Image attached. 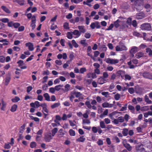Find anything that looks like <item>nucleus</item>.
Wrapping results in <instances>:
<instances>
[{"instance_id": "nucleus-1", "label": "nucleus", "mask_w": 152, "mask_h": 152, "mask_svg": "<svg viewBox=\"0 0 152 152\" xmlns=\"http://www.w3.org/2000/svg\"><path fill=\"white\" fill-rule=\"evenodd\" d=\"M131 1L136 5V7L137 10H141L142 9V5L140 3L141 1L140 0H131Z\"/></svg>"}, {"instance_id": "nucleus-2", "label": "nucleus", "mask_w": 152, "mask_h": 152, "mask_svg": "<svg viewBox=\"0 0 152 152\" xmlns=\"http://www.w3.org/2000/svg\"><path fill=\"white\" fill-rule=\"evenodd\" d=\"M115 49L117 51H121L123 50H126L127 49L123 43L121 42L119 43V45L116 46Z\"/></svg>"}, {"instance_id": "nucleus-3", "label": "nucleus", "mask_w": 152, "mask_h": 152, "mask_svg": "<svg viewBox=\"0 0 152 152\" xmlns=\"http://www.w3.org/2000/svg\"><path fill=\"white\" fill-rule=\"evenodd\" d=\"M106 62L107 64H115L119 63V60L117 59H112L109 58L106 59Z\"/></svg>"}, {"instance_id": "nucleus-4", "label": "nucleus", "mask_w": 152, "mask_h": 152, "mask_svg": "<svg viewBox=\"0 0 152 152\" xmlns=\"http://www.w3.org/2000/svg\"><path fill=\"white\" fill-rule=\"evenodd\" d=\"M140 28L142 30H149L150 29L151 26L148 23H145L141 25Z\"/></svg>"}, {"instance_id": "nucleus-5", "label": "nucleus", "mask_w": 152, "mask_h": 152, "mask_svg": "<svg viewBox=\"0 0 152 152\" xmlns=\"http://www.w3.org/2000/svg\"><path fill=\"white\" fill-rule=\"evenodd\" d=\"M121 113L120 112H117L116 111H114L110 114L109 115V117L112 120L114 118H117L118 115V113Z\"/></svg>"}, {"instance_id": "nucleus-6", "label": "nucleus", "mask_w": 152, "mask_h": 152, "mask_svg": "<svg viewBox=\"0 0 152 152\" xmlns=\"http://www.w3.org/2000/svg\"><path fill=\"white\" fill-rule=\"evenodd\" d=\"M142 76L144 78L152 80V74L148 72H145L143 73Z\"/></svg>"}, {"instance_id": "nucleus-7", "label": "nucleus", "mask_w": 152, "mask_h": 152, "mask_svg": "<svg viewBox=\"0 0 152 152\" xmlns=\"http://www.w3.org/2000/svg\"><path fill=\"white\" fill-rule=\"evenodd\" d=\"M136 149L138 152H144L145 149L142 145H137L136 146Z\"/></svg>"}, {"instance_id": "nucleus-8", "label": "nucleus", "mask_w": 152, "mask_h": 152, "mask_svg": "<svg viewBox=\"0 0 152 152\" xmlns=\"http://www.w3.org/2000/svg\"><path fill=\"white\" fill-rule=\"evenodd\" d=\"M53 137L50 134H46L45 135L44 139L46 142H49L52 139Z\"/></svg>"}, {"instance_id": "nucleus-9", "label": "nucleus", "mask_w": 152, "mask_h": 152, "mask_svg": "<svg viewBox=\"0 0 152 152\" xmlns=\"http://www.w3.org/2000/svg\"><path fill=\"white\" fill-rule=\"evenodd\" d=\"M102 106L104 108L107 107L110 108L113 106V104L109 103L107 102H105L102 104Z\"/></svg>"}, {"instance_id": "nucleus-10", "label": "nucleus", "mask_w": 152, "mask_h": 152, "mask_svg": "<svg viewBox=\"0 0 152 152\" xmlns=\"http://www.w3.org/2000/svg\"><path fill=\"white\" fill-rule=\"evenodd\" d=\"M25 45L26 47H28V48L30 51H33L34 50L33 45L32 43L30 42H28L26 43Z\"/></svg>"}, {"instance_id": "nucleus-11", "label": "nucleus", "mask_w": 152, "mask_h": 152, "mask_svg": "<svg viewBox=\"0 0 152 152\" xmlns=\"http://www.w3.org/2000/svg\"><path fill=\"white\" fill-rule=\"evenodd\" d=\"M107 80L103 77H100L98 80V83L100 84H102L106 83Z\"/></svg>"}, {"instance_id": "nucleus-12", "label": "nucleus", "mask_w": 152, "mask_h": 152, "mask_svg": "<svg viewBox=\"0 0 152 152\" xmlns=\"http://www.w3.org/2000/svg\"><path fill=\"white\" fill-rule=\"evenodd\" d=\"M125 141L124 140V141H123V144H124V146L127 149V150L129 151H131L132 149V147L129 144H128L126 143L125 142Z\"/></svg>"}, {"instance_id": "nucleus-13", "label": "nucleus", "mask_w": 152, "mask_h": 152, "mask_svg": "<svg viewBox=\"0 0 152 152\" xmlns=\"http://www.w3.org/2000/svg\"><path fill=\"white\" fill-rule=\"evenodd\" d=\"M25 124H23L20 127L19 132V134L20 137L22 136V134L24 132V130L25 129Z\"/></svg>"}, {"instance_id": "nucleus-14", "label": "nucleus", "mask_w": 152, "mask_h": 152, "mask_svg": "<svg viewBox=\"0 0 152 152\" xmlns=\"http://www.w3.org/2000/svg\"><path fill=\"white\" fill-rule=\"evenodd\" d=\"M1 8L7 14H10L11 13V11L6 6H2Z\"/></svg>"}, {"instance_id": "nucleus-15", "label": "nucleus", "mask_w": 152, "mask_h": 152, "mask_svg": "<svg viewBox=\"0 0 152 152\" xmlns=\"http://www.w3.org/2000/svg\"><path fill=\"white\" fill-rule=\"evenodd\" d=\"M74 92L76 97L79 98V99H83V97L82 96H81L82 94H81L80 92L75 91H74Z\"/></svg>"}, {"instance_id": "nucleus-16", "label": "nucleus", "mask_w": 152, "mask_h": 152, "mask_svg": "<svg viewBox=\"0 0 152 152\" xmlns=\"http://www.w3.org/2000/svg\"><path fill=\"white\" fill-rule=\"evenodd\" d=\"M138 50V48L136 46L133 47L132 48L130 51V52L131 54H133L136 53Z\"/></svg>"}, {"instance_id": "nucleus-17", "label": "nucleus", "mask_w": 152, "mask_h": 152, "mask_svg": "<svg viewBox=\"0 0 152 152\" xmlns=\"http://www.w3.org/2000/svg\"><path fill=\"white\" fill-rule=\"evenodd\" d=\"M86 139L85 137L84 136H82L77 138L76 140V141L77 142H84Z\"/></svg>"}, {"instance_id": "nucleus-18", "label": "nucleus", "mask_w": 152, "mask_h": 152, "mask_svg": "<svg viewBox=\"0 0 152 152\" xmlns=\"http://www.w3.org/2000/svg\"><path fill=\"white\" fill-rule=\"evenodd\" d=\"M73 34L76 36L75 38L78 37L81 35V33L78 30H75L73 32Z\"/></svg>"}, {"instance_id": "nucleus-19", "label": "nucleus", "mask_w": 152, "mask_h": 152, "mask_svg": "<svg viewBox=\"0 0 152 152\" xmlns=\"http://www.w3.org/2000/svg\"><path fill=\"white\" fill-rule=\"evenodd\" d=\"M91 121L90 120L87 119H83L82 120V124L83 125L85 124H90Z\"/></svg>"}, {"instance_id": "nucleus-20", "label": "nucleus", "mask_w": 152, "mask_h": 152, "mask_svg": "<svg viewBox=\"0 0 152 152\" xmlns=\"http://www.w3.org/2000/svg\"><path fill=\"white\" fill-rule=\"evenodd\" d=\"M78 28L79 29L80 32L84 33L86 31V29L84 28V27L82 26H78Z\"/></svg>"}, {"instance_id": "nucleus-21", "label": "nucleus", "mask_w": 152, "mask_h": 152, "mask_svg": "<svg viewBox=\"0 0 152 152\" xmlns=\"http://www.w3.org/2000/svg\"><path fill=\"white\" fill-rule=\"evenodd\" d=\"M42 111L45 116H47V113H48V111L46 106L43 107Z\"/></svg>"}, {"instance_id": "nucleus-22", "label": "nucleus", "mask_w": 152, "mask_h": 152, "mask_svg": "<svg viewBox=\"0 0 152 152\" xmlns=\"http://www.w3.org/2000/svg\"><path fill=\"white\" fill-rule=\"evenodd\" d=\"M43 96L46 100L48 101H50V96L48 93H45L43 95Z\"/></svg>"}, {"instance_id": "nucleus-23", "label": "nucleus", "mask_w": 152, "mask_h": 152, "mask_svg": "<svg viewBox=\"0 0 152 152\" xmlns=\"http://www.w3.org/2000/svg\"><path fill=\"white\" fill-rule=\"evenodd\" d=\"M10 80V77H7L4 80V84L6 86H7Z\"/></svg>"}, {"instance_id": "nucleus-24", "label": "nucleus", "mask_w": 152, "mask_h": 152, "mask_svg": "<svg viewBox=\"0 0 152 152\" xmlns=\"http://www.w3.org/2000/svg\"><path fill=\"white\" fill-rule=\"evenodd\" d=\"M144 55V53L142 52H139L136 54L135 56L137 58H139Z\"/></svg>"}, {"instance_id": "nucleus-25", "label": "nucleus", "mask_w": 152, "mask_h": 152, "mask_svg": "<svg viewBox=\"0 0 152 152\" xmlns=\"http://www.w3.org/2000/svg\"><path fill=\"white\" fill-rule=\"evenodd\" d=\"M128 108L131 110V112L132 113L134 114L135 113V108L133 106L131 105H129L128 106Z\"/></svg>"}, {"instance_id": "nucleus-26", "label": "nucleus", "mask_w": 152, "mask_h": 152, "mask_svg": "<svg viewBox=\"0 0 152 152\" xmlns=\"http://www.w3.org/2000/svg\"><path fill=\"white\" fill-rule=\"evenodd\" d=\"M18 107V106L16 104H14L13 105L10 109V111L12 112H14L15 111Z\"/></svg>"}, {"instance_id": "nucleus-27", "label": "nucleus", "mask_w": 152, "mask_h": 152, "mask_svg": "<svg viewBox=\"0 0 152 152\" xmlns=\"http://www.w3.org/2000/svg\"><path fill=\"white\" fill-rule=\"evenodd\" d=\"M137 16L140 17V18H137V19H141L142 18H143L145 16V15L142 12H140L138 14H137Z\"/></svg>"}, {"instance_id": "nucleus-28", "label": "nucleus", "mask_w": 152, "mask_h": 152, "mask_svg": "<svg viewBox=\"0 0 152 152\" xmlns=\"http://www.w3.org/2000/svg\"><path fill=\"white\" fill-rule=\"evenodd\" d=\"M20 100V98L18 96H15L12 99V101L14 103H16Z\"/></svg>"}, {"instance_id": "nucleus-29", "label": "nucleus", "mask_w": 152, "mask_h": 152, "mask_svg": "<svg viewBox=\"0 0 152 152\" xmlns=\"http://www.w3.org/2000/svg\"><path fill=\"white\" fill-rule=\"evenodd\" d=\"M37 146V143L35 142H31L30 144V147L31 148H35Z\"/></svg>"}, {"instance_id": "nucleus-30", "label": "nucleus", "mask_w": 152, "mask_h": 152, "mask_svg": "<svg viewBox=\"0 0 152 152\" xmlns=\"http://www.w3.org/2000/svg\"><path fill=\"white\" fill-rule=\"evenodd\" d=\"M146 52L148 53V55L150 56H152V50L150 48H147L146 49Z\"/></svg>"}, {"instance_id": "nucleus-31", "label": "nucleus", "mask_w": 152, "mask_h": 152, "mask_svg": "<svg viewBox=\"0 0 152 152\" xmlns=\"http://www.w3.org/2000/svg\"><path fill=\"white\" fill-rule=\"evenodd\" d=\"M89 114V111L88 110H86L85 113L83 114V117L86 119H87L88 117V115Z\"/></svg>"}, {"instance_id": "nucleus-32", "label": "nucleus", "mask_w": 152, "mask_h": 152, "mask_svg": "<svg viewBox=\"0 0 152 152\" xmlns=\"http://www.w3.org/2000/svg\"><path fill=\"white\" fill-rule=\"evenodd\" d=\"M60 105V102H58L52 105L51 106V107L52 109H54L56 107H58Z\"/></svg>"}, {"instance_id": "nucleus-33", "label": "nucleus", "mask_w": 152, "mask_h": 152, "mask_svg": "<svg viewBox=\"0 0 152 152\" xmlns=\"http://www.w3.org/2000/svg\"><path fill=\"white\" fill-rule=\"evenodd\" d=\"M70 95V96H69V99L72 102L73 101V99L75 97L74 96V95H75V94L74 91H72Z\"/></svg>"}, {"instance_id": "nucleus-34", "label": "nucleus", "mask_w": 152, "mask_h": 152, "mask_svg": "<svg viewBox=\"0 0 152 152\" xmlns=\"http://www.w3.org/2000/svg\"><path fill=\"white\" fill-rule=\"evenodd\" d=\"M145 100L146 102L149 104H151L152 102L149 99L148 96L147 95H145Z\"/></svg>"}, {"instance_id": "nucleus-35", "label": "nucleus", "mask_w": 152, "mask_h": 152, "mask_svg": "<svg viewBox=\"0 0 152 152\" xmlns=\"http://www.w3.org/2000/svg\"><path fill=\"white\" fill-rule=\"evenodd\" d=\"M35 20H32V23L31 24V26L32 27V29H34L35 27Z\"/></svg>"}, {"instance_id": "nucleus-36", "label": "nucleus", "mask_w": 152, "mask_h": 152, "mask_svg": "<svg viewBox=\"0 0 152 152\" xmlns=\"http://www.w3.org/2000/svg\"><path fill=\"white\" fill-rule=\"evenodd\" d=\"M108 109H106L104 111L103 113L100 115V117L102 118L104 117V116L107 115L108 114Z\"/></svg>"}, {"instance_id": "nucleus-37", "label": "nucleus", "mask_w": 152, "mask_h": 152, "mask_svg": "<svg viewBox=\"0 0 152 152\" xmlns=\"http://www.w3.org/2000/svg\"><path fill=\"white\" fill-rule=\"evenodd\" d=\"M128 133V130L127 129H124L122 131V134L124 136H126Z\"/></svg>"}, {"instance_id": "nucleus-38", "label": "nucleus", "mask_w": 152, "mask_h": 152, "mask_svg": "<svg viewBox=\"0 0 152 152\" xmlns=\"http://www.w3.org/2000/svg\"><path fill=\"white\" fill-rule=\"evenodd\" d=\"M70 86L68 84H66L64 86L65 88V92H67L68 91L70 90Z\"/></svg>"}, {"instance_id": "nucleus-39", "label": "nucleus", "mask_w": 152, "mask_h": 152, "mask_svg": "<svg viewBox=\"0 0 152 152\" xmlns=\"http://www.w3.org/2000/svg\"><path fill=\"white\" fill-rule=\"evenodd\" d=\"M63 86V85H59L56 86L55 87L56 90L57 91H59L61 89V88Z\"/></svg>"}, {"instance_id": "nucleus-40", "label": "nucleus", "mask_w": 152, "mask_h": 152, "mask_svg": "<svg viewBox=\"0 0 152 152\" xmlns=\"http://www.w3.org/2000/svg\"><path fill=\"white\" fill-rule=\"evenodd\" d=\"M58 131V129L55 128L52 130V136L53 137Z\"/></svg>"}, {"instance_id": "nucleus-41", "label": "nucleus", "mask_w": 152, "mask_h": 152, "mask_svg": "<svg viewBox=\"0 0 152 152\" xmlns=\"http://www.w3.org/2000/svg\"><path fill=\"white\" fill-rule=\"evenodd\" d=\"M30 117L31 118L32 120H34L36 122H39V119L38 118L36 117H34L32 116H30Z\"/></svg>"}, {"instance_id": "nucleus-42", "label": "nucleus", "mask_w": 152, "mask_h": 152, "mask_svg": "<svg viewBox=\"0 0 152 152\" xmlns=\"http://www.w3.org/2000/svg\"><path fill=\"white\" fill-rule=\"evenodd\" d=\"M100 126L102 129L105 128L106 127L105 123L103 121H102L100 122Z\"/></svg>"}, {"instance_id": "nucleus-43", "label": "nucleus", "mask_w": 152, "mask_h": 152, "mask_svg": "<svg viewBox=\"0 0 152 152\" xmlns=\"http://www.w3.org/2000/svg\"><path fill=\"white\" fill-rule=\"evenodd\" d=\"M1 102L2 103V107H1V109L2 110H4V109L5 108L6 105V103L3 100H2Z\"/></svg>"}, {"instance_id": "nucleus-44", "label": "nucleus", "mask_w": 152, "mask_h": 152, "mask_svg": "<svg viewBox=\"0 0 152 152\" xmlns=\"http://www.w3.org/2000/svg\"><path fill=\"white\" fill-rule=\"evenodd\" d=\"M85 104L88 108L89 109L91 108L92 105L89 101H86L85 102Z\"/></svg>"}, {"instance_id": "nucleus-45", "label": "nucleus", "mask_w": 152, "mask_h": 152, "mask_svg": "<svg viewBox=\"0 0 152 152\" xmlns=\"http://www.w3.org/2000/svg\"><path fill=\"white\" fill-rule=\"evenodd\" d=\"M72 45L75 48H77L78 47V45L77 44L75 40H72Z\"/></svg>"}, {"instance_id": "nucleus-46", "label": "nucleus", "mask_w": 152, "mask_h": 152, "mask_svg": "<svg viewBox=\"0 0 152 152\" xmlns=\"http://www.w3.org/2000/svg\"><path fill=\"white\" fill-rule=\"evenodd\" d=\"M27 16L28 18L29 19L31 18V19H35L36 18V17L34 15L32 16V15L31 13H28L27 15Z\"/></svg>"}, {"instance_id": "nucleus-47", "label": "nucleus", "mask_w": 152, "mask_h": 152, "mask_svg": "<svg viewBox=\"0 0 152 152\" xmlns=\"http://www.w3.org/2000/svg\"><path fill=\"white\" fill-rule=\"evenodd\" d=\"M5 58L3 56H0V62L4 63L5 62Z\"/></svg>"}, {"instance_id": "nucleus-48", "label": "nucleus", "mask_w": 152, "mask_h": 152, "mask_svg": "<svg viewBox=\"0 0 152 152\" xmlns=\"http://www.w3.org/2000/svg\"><path fill=\"white\" fill-rule=\"evenodd\" d=\"M87 70L86 68L83 67L81 68L80 69V73L81 74L83 73L84 72H85Z\"/></svg>"}, {"instance_id": "nucleus-49", "label": "nucleus", "mask_w": 152, "mask_h": 152, "mask_svg": "<svg viewBox=\"0 0 152 152\" xmlns=\"http://www.w3.org/2000/svg\"><path fill=\"white\" fill-rule=\"evenodd\" d=\"M69 134L71 136H75V131L72 129H70L69 131Z\"/></svg>"}, {"instance_id": "nucleus-50", "label": "nucleus", "mask_w": 152, "mask_h": 152, "mask_svg": "<svg viewBox=\"0 0 152 152\" xmlns=\"http://www.w3.org/2000/svg\"><path fill=\"white\" fill-rule=\"evenodd\" d=\"M69 122L71 126L74 127L76 125V122L75 121H72L71 120L69 121Z\"/></svg>"}, {"instance_id": "nucleus-51", "label": "nucleus", "mask_w": 152, "mask_h": 152, "mask_svg": "<svg viewBox=\"0 0 152 152\" xmlns=\"http://www.w3.org/2000/svg\"><path fill=\"white\" fill-rule=\"evenodd\" d=\"M118 119L119 122L122 123L124 121V118L122 116L119 117Z\"/></svg>"}, {"instance_id": "nucleus-52", "label": "nucleus", "mask_w": 152, "mask_h": 152, "mask_svg": "<svg viewBox=\"0 0 152 152\" xmlns=\"http://www.w3.org/2000/svg\"><path fill=\"white\" fill-rule=\"evenodd\" d=\"M19 66L20 67L24 64V62L23 60H20L17 62Z\"/></svg>"}, {"instance_id": "nucleus-53", "label": "nucleus", "mask_w": 152, "mask_h": 152, "mask_svg": "<svg viewBox=\"0 0 152 152\" xmlns=\"http://www.w3.org/2000/svg\"><path fill=\"white\" fill-rule=\"evenodd\" d=\"M120 97V95L119 94H117L114 96V98L117 100H118Z\"/></svg>"}, {"instance_id": "nucleus-54", "label": "nucleus", "mask_w": 152, "mask_h": 152, "mask_svg": "<svg viewBox=\"0 0 152 152\" xmlns=\"http://www.w3.org/2000/svg\"><path fill=\"white\" fill-rule=\"evenodd\" d=\"M58 133L59 135H60L61 137L63 136L64 134V133L63 132V130L62 129H60Z\"/></svg>"}, {"instance_id": "nucleus-55", "label": "nucleus", "mask_w": 152, "mask_h": 152, "mask_svg": "<svg viewBox=\"0 0 152 152\" xmlns=\"http://www.w3.org/2000/svg\"><path fill=\"white\" fill-rule=\"evenodd\" d=\"M98 129L96 127L93 126L92 127V130L94 133H96L98 131Z\"/></svg>"}, {"instance_id": "nucleus-56", "label": "nucleus", "mask_w": 152, "mask_h": 152, "mask_svg": "<svg viewBox=\"0 0 152 152\" xmlns=\"http://www.w3.org/2000/svg\"><path fill=\"white\" fill-rule=\"evenodd\" d=\"M67 38L70 39H71L72 38V34L70 32H68L67 33Z\"/></svg>"}, {"instance_id": "nucleus-57", "label": "nucleus", "mask_w": 152, "mask_h": 152, "mask_svg": "<svg viewBox=\"0 0 152 152\" xmlns=\"http://www.w3.org/2000/svg\"><path fill=\"white\" fill-rule=\"evenodd\" d=\"M83 0H71V2L75 4H78L82 2Z\"/></svg>"}, {"instance_id": "nucleus-58", "label": "nucleus", "mask_w": 152, "mask_h": 152, "mask_svg": "<svg viewBox=\"0 0 152 152\" xmlns=\"http://www.w3.org/2000/svg\"><path fill=\"white\" fill-rule=\"evenodd\" d=\"M86 39L82 40L80 41V43L83 45L86 46L87 45V44L86 43Z\"/></svg>"}, {"instance_id": "nucleus-59", "label": "nucleus", "mask_w": 152, "mask_h": 152, "mask_svg": "<svg viewBox=\"0 0 152 152\" xmlns=\"http://www.w3.org/2000/svg\"><path fill=\"white\" fill-rule=\"evenodd\" d=\"M94 72L98 75H99L100 74V71L99 68L95 69L94 70Z\"/></svg>"}, {"instance_id": "nucleus-60", "label": "nucleus", "mask_w": 152, "mask_h": 152, "mask_svg": "<svg viewBox=\"0 0 152 152\" xmlns=\"http://www.w3.org/2000/svg\"><path fill=\"white\" fill-rule=\"evenodd\" d=\"M125 80H130L131 79V77L128 75H125Z\"/></svg>"}, {"instance_id": "nucleus-61", "label": "nucleus", "mask_w": 152, "mask_h": 152, "mask_svg": "<svg viewBox=\"0 0 152 152\" xmlns=\"http://www.w3.org/2000/svg\"><path fill=\"white\" fill-rule=\"evenodd\" d=\"M128 91L130 94H132L134 92V89L133 88H131L129 89Z\"/></svg>"}, {"instance_id": "nucleus-62", "label": "nucleus", "mask_w": 152, "mask_h": 152, "mask_svg": "<svg viewBox=\"0 0 152 152\" xmlns=\"http://www.w3.org/2000/svg\"><path fill=\"white\" fill-rule=\"evenodd\" d=\"M128 141L130 143H134V144H136L137 143V141L136 140H133L130 139L128 140Z\"/></svg>"}, {"instance_id": "nucleus-63", "label": "nucleus", "mask_w": 152, "mask_h": 152, "mask_svg": "<svg viewBox=\"0 0 152 152\" xmlns=\"http://www.w3.org/2000/svg\"><path fill=\"white\" fill-rule=\"evenodd\" d=\"M10 143H6L4 145V148L6 149H9L11 148L10 145Z\"/></svg>"}, {"instance_id": "nucleus-64", "label": "nucleus", "mask_w": 152, "mask_h": 152, "mask_svg": "<svg viewBox=\"0 0 152 152\" xmlns=\"http://www.w3.org/2000/svg\"><path fill=\"white\" fill-rule=\"evenodd\" d=\"M60 82V80L59 78L56 79L54 81V84L56 85L57 84L59 83Z\"/></svg>"}]
</instances>
